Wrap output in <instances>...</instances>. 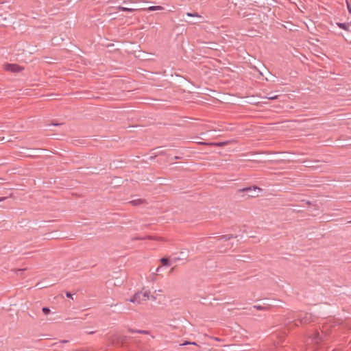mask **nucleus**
I'll use <instances>...</instances> for the list:
<instances>
[{
    "label": "nucleus",
    "instance_id": "f257e3e1",
    "mask_svg": "<svg viewBox=\"0 0 351 351\" xmlns=\"http://www.w3.org/2000/svg\"><path fill=\"white\" fill-rule=\"evenodd\" d=\"M150 299L155 300L156 299V297L154 295H150L149 291H145L136 293L132 298L127 300L130 302L138 304L144 301H147Z\"/></svg>",
    "mask_w": 351,
    "mask_h": 351
},
{
    "label": "nucleus",
    "instance_id": "f03ea898",
    "mask_svg": "<svg viewBox=\"0 0 351 351\" xmlns=\"http://www.w3.org/2000/svg\"><path fill=\"white\" fill-rule=\"evenodd\" d=\"M243 192H246L249 196L255 197L258 196V193L261 191L260 188L256 186L244 188L241 190Z\"/></svg>",
    "mask_w": 351,
    "mask_h": 351
},
{
    "label": "nucleus",
    "instance_id": "7ed1b4c3",
    "mask_svg": "<svg viewBox=\"0 0 351 351\" xmlns=\"http://www.w3.org/2000/svg\"><path fill=\"white\" fill-rule=\"evenodd\" d=\"M4 69L8 71L17 73L22 70V68L15 64H7L4 66Z\"/></svg>",
    "mask_w": 351,
    "mask_h": 351
},
{
    "label": "nucleus",
    "instance_id": "20e7f679",
    "mask_svg": "<svg viewBox=\"0 0 351 351\" xmlns=\"http://www.w3.org/2000/svg\"><path fill=\"white\" fill-rule=\"evenodd\" d=\"M118 10H120V11H123V12H131L135 11V10H137L138 9H136V8H126V7L119 6L118 7Z\"/></svg>",
    "mask_w": 351,
    "mask_h": 351
},
{
    "label": "nucleus",
    "instance_id": "39448f33",
    "mask_svg": "<svg viewBox=\"0 0 351 351\" xmlns=\"http://www.w3.org/2000/svg\"><path fill=\"white\" fill-rule=\"evenodd\" d=\"M164 8L160 5H152L149 7L147 10L149 11H158L162 10Z\"/></svg>",
    "mask_w": 351,
    "mask_h": 351
},
{
    "label": "nucleus",
    "instance_id": "423d86ee",
    "mask_svg": "<svg viewBox=\"0 0 351 351\" xmlns=\"http://www.w3.org/2000/svg\"><path fill=\"white\" fill-rule=\"evenodd\" d=\"M321 339H322V337H321V335H320V334L319 332L315 333V335L313 337V341L315 343H318L319 341L321 340Z\"/></svg>",
    "mask_w": 351,
    "mask_h": 351
},
{
    "label": "nucleus",
    "instance_id": "0eeeda50",
    "mask_svg": "<svg viewBox=\"0 0 351 351\" xmlns=\"http://www.w3.org/2000/svg\"><path fill=\"white\" fill-rule=\"evenodd\" d=\"M160 262L165 266H169L171 265L167 258H162Z\"/></svg>",
    "mask_w": 351,
    "mask_h": 351
},
{
    "label": "nucleus",
    "instance_id": "6e6552de",
    "mask_svg": "<svg viewBox=\"0 0 351 351\" xmlns=\"http://www.w3.org/2000/svg\"><path fill=\"white\" fill-rule=\"evenodd\" d=\"M186 15L188 16H190V17H197V18H199V19H202V16L199 15L198 13L195 12V13H191V12H188L186 13Z\"/></svg>",
    "mask_w": 351,
    "mask_h": 351
},
{
    "label": "nucleus",
    "instance_id": "1a4fd4ad",
    "mask_svg": "<svg viewBox=\"0 0 351 351\" xmlns=\"http://www.w3.org/2000/svg\"><path fill=\"white\" fill-rule=\"evenodd\" d=\"M232 237H233L232 235H223V236L219 237V240L228 241V240L230 239Z\"/></svg>",
    "mask_w": 351,
    "mask_h": 351
},
{
    "label": "nucleus",
    "instance_id": "9d476101",
    "mask_svg": "<svg viewBox=\"0 0 351 351\" xmlns=\"http://www.w3.org/2000/svg\"><path fill=\"white\" fill-rule=\"evenodd\" d=\"M337 25L343 29H348V24L346 23H338Z\"/></svg>",
    "mask_w": 351,
    "mask_h": 351
},
{
    "label": "nucleus",
    "instance_id": "9b49d317",
    "mask_svg": "<svg viewBox=\"0 0 351 351\" xmlns=\"http://www.w3.org/2000/svg\"><path fill=\"white\" fill-rule=\"evenodd\" d=\"M201 143L205 144L204 143ZM206 144L220 147V146H222L223 145H224V143H206Z\"/></svg>",
    "mask_w": 351,
    "mask_h": 351
},
{
    "label": "nucleus",
    "instance_id": "f8f14e48",
    "mask_svg": "<svg viewBox=\"0 0 351 351\" xmlns=\"http://www.w3.org/2000/svg\"><path fill=\"white\" fill-rule=\"evenodd\" d=\"M42 311L44 314L47 315L50 313V309L48 307H43Z\"/></svg>",
    "mask_w": 351,
    "mask_h": 351
},
{
    "label": "nucleus",
    "instance_id": "ddd939ff",
    "mask_svg": "<svg viewBox=\"0 0 351 351\" xmlns=\"http://www.w3.org/2000/svg\"><path fill=\"white\" fill-rule=\"evenodd\" d=\"M254 308H256L257 310H264L265 309V307L261 306V305H254L253 306Z\"/></svg>",
    "mask_w": 351,
    "mask_h": 351
},
{
    "label": "nucleus",
    "instance_id": "4468645a",
    "mask_svg": "<svg viewBox=\"0 0 351 351\" xmlns=\"http://www.w3.org/2000/svg\"><path fill=\"white\" fill-rule=\"evenodd\" d=\"M189 344H191V345H197L195 342H190V341H185L184 343H182L181 346H186V345H189Z\"/></svg>",
    "mask_w": 351,
    "mask_h": 351
},
{
    "label": "nucleus",
    "instance_id": "2eb2a0df",
    "mask_svg": "<svg viewBox=\"0 0 351 351\" xmlns=\"http://www.w3.org/2000/svg\"><path fill=\"white\" fill-rule=\"evenodd\" d=\"M267 98L269 99H271V100H274V99H276L278 98V95L268 96V97H267Z\"/></svg>",
    "mask_w": 351,
    "mask_h": 351
},
{
    "label": "nucleus",
    "instance_id": "dca6fc26",
    "mask_svg": "<svg viewBox=\"0 0 351 351\" xmlns=\"http://www.w3.org/2000/svg\"><path fill=\"white\" fill-rule=\"evenodd\" d=\"M347 6H348V9L349 12L351 13V6L348 1H347Z\"/></svg>",
    "mask_w": 351,
    "mask_h": 351
},
{
    "label": "nucleus",
    "instance_id": "f3484780",
    "mask_svg": "<svg viewBox=\"0 0 351 351\" xmlns=\"http://www.w3.org/2000/svg\"><path fill=\"white\" fill-rule=\"evenodd\" d=\"M132 332H134V331L132 330ZM135 332H139V333H147V332L145 330H136Z\"/></svg>",
    "mask_w": 351,
    "mask_h": 351
},
{
    "label": "nucleus",
    "instance_id": "a211bd4d",
    "mask_svg": "<svg viewBox=\"0 0 351 351\" xmlns=\"http://www.w3.org/2000/svg\"><path fill=\"white\" fill-rule=\"evenodd\" d=\"M66 295L67 298H72V294L71 293H69V292H67L66 293Z\"/></svg>",
    "mask_w": 351,
    "mask_h": 351
},
{
    "label": "nucleus",
    "instance_id": "6ab92c4d",
    "mask_svg": "<svg viewBox=\"0 0 351 351\" xmlns=\"http://www.w3.org/2000/svg\"><path fill=\"white\" fill-rule=\"evenodd\" d=\"M160 269H161V267H157V269H156V273H155V274H157V273H158L159 271H160Z\"/></svg>",
    "mask_w": 351,
    "mask_h": 351
},
{
    "label": "nucleus",
    "instance_id": "aec40b11",
    "mask_svg": "<svg viewBox=\"0 0 351 351\" xmlns=\"http://www.w3.org/2000/svg\"><path fill=\"white\" fill-rule=\"evenodd\" d=\"M147 238H148L149 239H156V238L153 237H151V236L148 237Z\"/></svg>",
    "mask_w": 351,
    "mask_h": 351
},
{
    "label": "nucleus",
    "instance_id": "412c9836",
    "mask_svg": "<svg viewBox=\"0 0 351 351\" xmlns=\"http://www.w3.org/2000/svg\"><path fill=\"white\" fill-rule=\"evenodd\" d=\"M214 339L216 340V341H220V339L219 338H217V337H215Z\"/></svg>",
    "mask_w": 351,
    "mask_h": 351
},
{
    "label": "nucleus",
    "instance_id": "4be33fe9",
    "mask_svg": "<svg viewBox=\"0 0 351 351\" xmlns=\"http://www.w3.org/2000/svg\"><path fill=\"white\" fill-rule=\"evenodd\" d=\"M306 320H304V321H303V320H301V321H300V323H306Z\"/></svg>",
    "mask_w": 351,
    "mask_h": 351
},
{
    "label": "nucleus",
    "instance_id": "5701e85b",
    "mask_svg": "<svg viewBox=\"0 0 351 351\" xmlns=\"http://www.w3.org/2000/svg\"><path fill=\"white\" fill-rule=\"evenodd\" d=\"M66 342H68V341H66V340L63 341V343H66Z\"/></svg>",
    "mask_w": 351,
    "mask_h": 351
},
{
    "label": "nucleus",
    "instance_id": "b1692460",
    "mask_svg": "<svg viewBox=\"0 0 351 351\" xmlns=\"http://www.w3.org/2000/svg\"><path fill=\"white\" fill-rule=\"evenodd\" d=\"M2 201V199L0 198V202Z\"/></svg>",
    "mask_w": 351,
    "mask_h": 351
}]
</instances>
